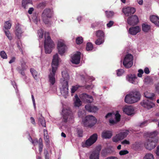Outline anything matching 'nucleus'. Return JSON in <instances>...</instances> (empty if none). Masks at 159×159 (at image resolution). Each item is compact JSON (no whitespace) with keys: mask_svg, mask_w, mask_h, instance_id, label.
<instances>
[{"mask_svg":"<svg viewBox=\"0 0 159 159\" xmlns=\"http://www.w3.org/2000/svg\"><path fill=\"white\" fill-rule=\"evenodd\" d=\"M45 40L44 41V48L45 53L49 54L55 47V44L51 39L48 33L44 34Z\"/></svg>","mask_w":159,"mask_h":159,"instance_id":"f257e3e1","label":"nucleus"},{"mask_svg":"<svg viewBox=\"0 0 159 159\" xmlns=\"http://www.w3.org/2000/svg\"><path fill=\"white\" fill-rule=\"evenodd\" d=\"M141 95L138 91H134L127 95L125 99V102L132 104L137 102L140 99Z\"/></svg>","mask_w":159,"mask_h":159,"instance_id":"f03ea898","label":"nucleus"},{"mask_svg":"<svg viewBox=\"0 0 159 159\" xmlns=\"http://www.w3.org/2000/svg\"><path fill=\"white\" fill-rule=\"evenodd\" d=\"M53 14L52 9L47 8L45 9L42 14V18L43 22L46 24H48L49 22V19L52 18Z\"/></svg>","mask_w":159,"mask_h":159,"instance_id":"7ed1b4c3","label":"nucleus"},{"mask_svg":"<svg viewBox=\"0 0 159 159\" xmlns=\"http://www.w3.org/2000/svg\"><path fill=\"white\" fill-rule=\"evenodd\" d=\"M106 118H109V123L111 125H113L120 121V115L118 111L116 114L109 113L105 116Z\"/></svg>","mask_w":159,"mask_h":159,"instance_id":"20e7f679","label":"nucleus"},{"mask_svg":"<svg viewBox=\"0 0 159 159\" xmlns=\"http://www.w3.org/2000/svg\"><path fill=\"white\" fill-rule=\"evenodd\" d=\"M57 49L59 53L62 56L67 50V47L66 45L65 41L62 39L58 40L57 43Z\"/></svg>","mask_w":159,"mask_h":159,"instance_id":"39448f33","label":"nucleus"},{"mask_svg":"<svg viewBox=\"0 0 159 159\" xmlns=\"http://www.w3.org/2000/svg\"><path fill=\"white\" fill-rule=\"evenodd\" d=\"M82 122L85 126L91 127L96 123L97 120L94 116L89 115L83 120Z\"/></svg>","mask_w":159,"mask_h":159,"instance_id":"423d86ee","label":"nucleus"},{"mask_svg":"<svg viewBox=\"0 0 159 159\" xmlns=\"http://www.w3.org/2000/svg\"><path fill=\"white\" fill-rule=\"evenodd\" d=\"M129 132L127 130H123L116 134L112 138L113 142L118 143L125 138L128 134Z\"/></svg>","mask_w":159,"mask_h":159,"instance_id":"0eeeda50","label":"nucleus"},{"mask_svg":"<svg viewBox=\"0 0 159 159\" xmlns=\"http://www.w3.org/2000/svg\"><path fill=\"white\" fill-rule=\"evenodd\" d=\"M60 93L62 96L66 98L68 96V83L62 81L59 86Z\"/></svg>","mask_w":159,"mask_h":159,"instance_id":"6e6552de","label":"nucleus"},{"mask_svg":"<svg viewBox=\"0 0 159 159\" xmlns=\"http://www.w3.org/2000/svg\"><path fill=\"white\" fill-rule=\"evenodd\" d=\"M98 137L97 134H94L85 142H82V146L83 147H88L90 146L96 142L98 139Z\"/></svg>","mask_w":159,"mask_h":159,"instance_id":"1a4fd4ad","label":"nucleus"},{"mask_svg":"<svg viewBox=\"0 0 159 159\" xmlns=\"http://www.w3.org/2000/svg\"><path fill=\"white\" fill-rule=\"evenodd\" d=\"M158 141L157 139L152 140L148 139L144 143V146L147 149L151 150L156 147Z\"/></svg>","mask_w":159,"mask_h":159,"instance_id":"9d476101","label":"nucleus"},{"mask_svg":"<svg viewBox=\"0 0 159 159\" xmlns=\"http://www.w3.org/2000/svg\"><path fill=\"white\" fill-rule=\"evenodd\" d=\"M133 58L130 54H128L125 56L123 64L125 68H128L132 66L133 64Z\"/></svg>","mask_w":159,"mask_h":159,"instance_id":"9b49d317","label":"nucleus"},{"mask_svg":"<svg viewBox=\"0 0 159 159\" xmlns=\"http://www.w3.org/2000/svg\"><path fill=\"white\" fill-rule=\"evenodd\" d=\"M80 99L85 103H91L93 101V97L86 93H83L79 95Z\"/></svg>","mask_w":159,"mask_h":159,"instance_id":"f8f14e48","label":"nucleus"},{"mask_svg":"<svg viewBox=\"0 0 159 159\" xmlns=\"http://www.w3.org/2000/svg\"><path fill=\"white\" fill-rule=\"evenodd\" d=\"M57 70L51 69L49 70V74L48 75V82L50 85L54 84L56 81L55 75Z\"/></svg>","mask_w":159,"mask_h":159,"instance_id":"ddd939ff","label":"nucleus"},{"mask_svg":"<svg viewBox=\"0 0 159 159\" xmlns=\"http://www.w3.org/2000/svg\"><path fill=\"white\" fill-rule=\"evenodd\" d=\"M61 61L58 54L56 53L53 56L52 63V69L57 70L59 65V63Z\"/></svg>","mask_w":159,"mask_h":159,"instance_id":"4468645a","label":"nucleus"},{"mask_svg":"<svg viewBox=\"0 0 159 159\" xmlns=\"http://www.w3.org/2000/svg\"><path fill=\"white\" fill-rule=\"evenodd\" d=\"M61 115L64 122H66L68 118L71 116V111L70 108L69 107H64L62 111Z\"/></svg>","mask_w":159,"mask_h":159,"instance_id":"2eb2a0df","label":"nucleus"},{"mask_svg":"<svg viewBox=\"0 0 159 159\" xmlns=\"http://www.w3.org/2000/svg\"><path fill=\"white\" fill-rule=\"evenodd\" d=\"M122 11L126 16H128L133 14L136 11L135 8L131 7H128L123 8Z\"/></svg>","mask_w":159,"mask_h":159,"instance_id":"dca6fc26","label":"nucleus"},{"mask_svg":"<svg viewBox=\"0 0 159 159\" xmlns=\"http://www.w3.org/2000/svg\"><path fill=\"white\" fill-rule=\"evenodd\" d=\"M81 53L79 52H76L71 57V62L73 64H79L80 61Z\"/></svg>","mask_w":159,"mask_h":159,"instance_id":"f3484780","label":"nucleus"},{"mask_svg":"<svg viewBox=\"0 0 159 159\" xmlns=\"http://www.w3.org/2000/svg\"><path fill=\"white\" fill-rule=\"evenodd\" d=\"M126 78V80L131 83L136 84L138 82L137 77L134 74L128 75Z\"/></svg>","mask_w":159,"mask_h":159,"instance_id":"a211bd4d","label":"nucleus"},{"mask_svg":"<svg viewBox=\"0 0 159 159\" xmlns=\"http://www.w3.org/2000/svg\"><path fill=\"white\" fill-rule=\"evenodd\" d=\"M141 105L144 107L148 109H151L155 106L154 103L148 100H143L141 102Z\"/></svg>","mask_w":159,"mask_h":159,"instance_id":"6ab92c4d","label":"nucleus"},{"mask_svg":"<svg viewBox=\"0 0 159 159\" xmlns=\"http://www.w3.org/2000/svg\"><path fill=\"white\" fill-rule=\"evenodd\" d=\"M139 21L138 18L136 16H132L128 18L127 23L130 25L137 24Z\"/></svg>","mask_w":159,"mask_h":159,"instance_id":"aec40b11","label":"nucleus"},{"mask_svg":"<svg viewBox=\"0 0 159 159\" xmlns=\"http://www.w3.org/2000/svg\"><path fill=\"white\" fill-rule=\"evenodd\" d=\"M23 31L22 30L21 25L18 24L16 25L15 28V33L16 37L18 39H20L22 36Z\"/></svg>","mask_w":159,"mask_h":159,"instance_id":"412c9836","label":"nucleus"},{"mask_svg":"<svg viewBox=\"0 0 159 159\" xmlns=\"http://www.w3.org/2000/svg\"><path fill=\"white\" fill-rule=\"evenodd\" d=\"M140 31V27L138 26H136L130 27L129 30L128 32L130 34L134 35L139 32Z\"/></svg>","mask_w":159,"mask_h":159,"instance_id":"4be33fe9","label":"nucleus"},{"mask_svg":"<svg viewBox=\"0 0 159 159\" xmlns=\"http://www.w3.org/2000/svg\"><path fill=\"white\" fill-rule=\"evenodd\" d=\"M158 134V132L157 131H155L151 132H147L145 133L144 136L147 138H148V139L154 140L155 139H157L155 137Z\"/></svg>","mask_w":159,"mask_h":159,"instance_id":"5701e85b","label":"nucleus"},{"mask_svg":"<svg viewBox=\"0 0 159 159\" xmlns=\"http://www.w3.org/2000/svg\"><path fill=\"white\" fill-rule=\"evenodd\" d=\"M123 112L128 115H131L134 113V109L131 106H125L123 109Z\"/></svg>","mask_w":159,"mask_h":159,"instance_id":"b1692460","label":"nucleus"},{"mask_svg":"<svg viewBox=\"0 0 159 159\" xmlns=\"http://www.w3.org/2000/svg\"><path fill=\"white\" fill-rule=\"evenodd\" d=\"M61 74L62 78L60 80V82H61L62 81H63L64 83L67 82L68 83L70 77L67 70H65L62 71Z\"/></svg>","mask_w":159,"mask_h":159,"instance_id":"393cba45","label":"nucleus"},{"mask_svg":"<svg viewBox=\"0 0 159 159\" xmlns=\"http://www.w3.org/2000/svg\"><path fill=\"white\" fill-rule=\"evenodd\" d=\"M85 108L87 111L90 112H95L97 111L98 108L96 106H91L90 104H87L85 106Z\"/></svg>","mask_w":159,"mask_h":159,"instance_id":"a878e982","label":"nucleus"},{"mask_svg":"<svg viewBox=\"0 0 159 159\" xmlns=\"http://www.w3.org/2000/svg\"><path fill=\"white\" fill-rule=\"evenodd\" d=\"M112 135V132L111 130H104L102 133V137L105 139H109Z\"/></svg>","mask_w":159,"mask_h":159,"instance_id":"bb28decb","label":"nucleus"},{"mask_svg":"<svg viewBox=\"0 0 159 159\" xmlns=\"http://www.w3.org/2000/svg\"><path fill=\"white\" fill-rule=\"evenodd\" d=\"M151 21L156 26L159 27V18L155 15L151 16L150 17Z\"/></svg>","mask_w":159,"mask_h":159,"instance_id":"cd10ccee","label":"nucleus"},{"mask_svg":"<svg viewBox=\"0 0 159 159\" xmlns=\"http://www.w3.org/2000/svg\"><path fill=\"white\" fill-rule=\"evenodd\" d=\"M80 99L78 97L77 94H76L74 98V104L75 107H79L82 104V102L80 101Z\"/></svg>","mask_w":159,"mask_h":159,"instance_id":"c85d7f7f","label":"nucleus"},{"mask_svg":"<svg viewBox=\"0 0 159 159\" xmlns=\"http://www.w3.org/2000/svg\"><path fill=\"white\" fill-rule=\"evenodd\" d=\"M99 151H93L91 154L90 159H99Z\"/></svg>","mask_w":159,"mask_h":159,"instance_id":"c756f323","label":"nucleus"},{"mask_svg":"<svg viewBox=\"0 0 159 159\" xmlns=\"http://www.w3.org/2000/svg\"><path fill=\"white\" fill-rule=\"evenodd\" d=\"M144 94L145 97L151 100H153V98L155 96V94L154 93L149 92L147 91L144 92Z\"/></svg>","mask_w":159,"mask_h":159,"instance_id":"7c9ffc66","label":"nucleus"},{"mask_svg":"<svg viewBox=\"0 0 159 159\" xmlns=\"http://www.w3.org/2000/svg\"><path fill=\"white\" fill-rule=\"evenodd\" d=\"M95 34L97 38H105V33L102 30H97L95 31Z\"/></svg>","mask_w":159,"mask_h":159,"instance_id":"2f4dec72","label":"nucleus"},{"mask_svg":"<svg viewBox=\"0 0 159 159\" xmlns=\"http://www.w3.org/2000/svg\"><path fill=\"white\" fill-rule=\"evenodd\" d=\"M81 87V86L80 85L78 84L72 86L70 88V92L71 93V95L72 96Z\"/></svg>","mask_w":159,"mask_h":159,"instance_id":"473e14b6","label":"nucleus"},{"mask_svg":"<svg viewBox=\"0 0 159 159\" xmlns=\"http://www.w3.org/2000/svg\"><path fill=\"white\" fill-rule=\"evenodd\" d=\"M30 71L34 79L37 80L39 77V74L33 68H31Z\"/></svg>","mask_w":159,"mask_h":159,"instance_id":"72a5a7b5","label":"nucleus"},{"mask_svg":"<svg viewBox=\"0 0 159 159\" xmlns=\"http://www.w3.org/2000/svg\"><path fill=\"white\" fill-rule=\"evenodd\" d=\"M32 1L31 0H23L22 2V6L25 8L29 4H32Z\"/></svg>","mask_w":159,"mask_h":159,"instance_id":"f704fd0d","label":"nucleus"},{"mask_svg":"<svg viewBox=\"0 0 159 159\" xmlns=\"http://www.w3.org/2000/svg\"><path fill=\"white\" fill-rule=\"evenodd\" d=\"M142 30L145 32H148L150 29V25L143 24L142 25Z\"/></svg>","mask_w":159,"mask_h":159,"instance_id":"c9c22d12","label":"nucleus"},{"mask_svg":"<svg viewBox=\"0 0 159 159\" xmlns=\"http://www.w3.org/2000/svg\"><path fill=\"white\" fill-rule=\"evenodd\" d=\"M11 21H8L5 22L4 26V30H6L10 29L11 27Z\"/></svg>","mask_w":159,"mask_h":159,"instance_id":"e433bc0d","label":"nucleus"},{"mask_svg":"<svg viewBox=\"0 0 159 159\" xmlns=\"http://www.w3.org/2000/svg\"><path fill=\"white\" fill-rule=\"evenodd\" d=\"M105 41V38H98L95 41V43L97 45H100L103 43Z\"/></svg>","mask_w":159,"mask_h":159,"instance_id":"4c0bfd02","label":"nucleus"},{"mask_svg":"<svg viewBox=\"0 0 159 159\" xmlns=\"http://www.w3.org/2000/svg\"><path fill=\"white\" fill-rule=\"evenodd\" d=\"M38 36L39 38V40L40 41V40L43 38V30L41 29L38 30Z\"/></svg>","mask_w":159,"mask_h":159,"instance_id":"58836bf2","label":"nucleus"},{"mask_svg":"<svg viewBox=\"0 0 159 159\" xmlns=\"http://www.w3.org/2000/svg\"><path fill=\"white\" fill-rule=\"evenodd\" d=\"M22 68L21 69H20L19 68H17V70L19 71V72L20 73L21 75H25V74L24 72H23V70H25L26 69V67L25 66V64H22L21 65Z\"/></svg>","mask_w":159,"mask_h":159,"instance_id":"ea45409f","label":"nucleus"},{"mask_svg":"<svg viewBox=\"0 0 159 159\" xmlns=\"http://www.w3.org/2000/svg\"><path fill=\"white\" fill-rule=\"evenodd\" d=\"M105 13L106 16L108 18L111 17L114 15V13L111 11H106Z\"/></svg>","mask_w":159,"mask_h":159,"instance_id":"a19ab883","label":"nucleus"},{"mask_svg":"<svg viewBox=\"0 0 159 159\" xmlns=\"http://www.w3.org/2000/svg\"><path fill=\"white\" fill-rule=\"evenodd\" d=\"M143 159H154V156L151 153H147L144 157Z\"/></svg>","mask_w":159,"mask_h":159,"instance_id":"79ce46f5","label":"nucleus"},{"mask_svg":"<svg viewBox=\"0 0 159 159\" xmlns=\"http://www.w3.org/2000/svg\"><path fill=\"white\" fill-rule=\"evenodd\" d=\"M93 48V46L92 43H88L87 44L86 49L88 51H91Z\"/></svg>","mask_w":159,"mask_h":159,"instance_id":"37998d69","label":"nucleus"},{"mask_svg":"<svg viewBox=\"0 0 159 159\" xmlns=\"http://www.w3.org/2000/svg\"><path fill=\"white\" fill-rule=\"evenodd\" d=\"M0 55L3 59H6L7 58V55L4 51H1L0 52Z\"/></svg>","mask_w":159,"mask_h":159,"instance_id":"c03bdc74","label":"nucleus"},{"mask_svg":"<svg viewBox=\"0 0 159 159\" xmlns=\"http://www.w3.org/2000/svg\"><path fill=\"white\" fill-rule=\"evenodd\" d=\"M83 39L81 37H78L76 39V42L77 44H80L82 43Z\"/></svg>","mask_w":159,"mask_h":159,"instance_id":"a18cd8bd","label":"nucleus"},{"mask_svg":"<svg viewBox=\"0 0 159 159\" xmlns=\"http://www.w3.org/2000/svg\"><path fill=\"white\" fill-rule=\"evenodd\" d=\"M124 72V70L123 69H118L116 70V74L118 76L122 75Z\"/></svg>","mask_w":159,"mask_h":159,"instance_id":"49530a36","label":"nucleus"},{"mask_svg":"<svg viewBox=\"0 0 159 159\" xmlns=\"http://www.w3.org/2000/svg\"><path fill=\"white\" fill-rule=\"evenodd\" d=\"M39 121L41 125L43 126L44 127H46L45 121L44 118H42L39 119Z\"/></svg>","mask_w":159,"mask_h":159,"instance_id":"de8ad7c7","label":"nucleus"},{"mask_svg":"<svg viewBox=\"0 0 159 159\" xmlns=\"http://www.w3.org/2000/svg\"><path fill=\"white\" fill-rule=\"evenodd\" d=\"M140 144L139 142H135L132 145V147L135 149H137L140 147Z\"/></svg>","mask_w":159,"mask_h":159,"instance_id":"09e8293b","label":"nucleus"},{"mask_svg":"<svg viewBox=\"0 0 159 159\" xmlns=\"http://www.w3.org/2000/svg\"><path fill=\"white\" fill-rule=\"evenodd\" d=\"M5 33L6 35L7 36L8 38L10 40H11L12 39V37L11 35V34L8 31L4 30Z\"/></svg>","mask_w":159,"mask_h":159,"instance_id":"8fccbe9b","label":"nucleus"},{"mask_svg":"<svg viewBox=\"0 0 159 159\" xmlns=\"http://www.w3.org/2000/svg\"><path fill=\"white\" fill-rule=\"evenodd\" d=\"M77 132L78 136L80 137H82L83 136V131L81 129H77Z\"/></svg>","mask_w":159,"mask_h":159,"instance_id":"3c124183","label":"nucleus"},{"mask_svg":"<svg viewBox=\"0 0 159 159\" xmlns=\"http://www.w3.org/2000/svg\"><path fill=\"white\" fill-rule=\"evenodd\" d=\"M138 73L137 74V76L139 77H141L142 76V74L143 73L144 71L142 69H139L138 71Z\"/></svg>","mask_w":159,"mask_h":159,"instance_id":"603ef678","label":"nucleus"},{"mask_svg":"<svg viewBox=\"0 0 159 159\" xmlns=\"http://www.w3.org/2000/svg\"><path fill=\"white\" fill-rule=\"evenodd\" d=\"M129 152L126 150H121L119 152V154L120 155H123L128 154Z\"/></svg>","mask_w":159,"mask_h":159,"instance_id":"864d4df0","label":"nucleus"},{"mask_svg":"<svg viewBox=\"0 0 159 159\" xmlns=\"http://www.w3.org/2000/svg\"><path fill=\"white\" fill-rule=\"evenodd\" d=\"M30 140L31 142L34 145H37L38 143V140L37 139L33 140L32 138L30 137Z\"/></svg>","mask_w":159,"mask_h":159,"instance_id":"5fc2aeb1","label":"nucleus"},{"mask_svg":"<svg viewBox=\"0 0 159 159\" xmlns=\"http://www.w3.org/2000/svg\"><path fill=\"white\" fill-rule=\"evenodd\" d=\"M44 154L45 159H49L50 156L48 153V151L47 150L44 151Z\"/></svg>","mask_w":159,"mask_h":159,"instance_id":"6e6d98bb","label":"nucleus"},{"mask_svg":"<svg viewBox=\"0 0 159 159\" xmlns=\"http://www.w3.org/2000/svg\"><path fill=\"white\" fill-rule=\"evenodd\" d=\"M44 139L45 142L46 143V144H47L49 143V140L48 135H44Z\"/></svg>","mask_w":159,"mask_h":159,"instance_id":"4d7b16f0","label":"nucleus"},{"mask_svg":"<svg viewBox=\"0 0 159 159\" xmlns=\"http://www.w3.org/2000/svg\"><path fill=\"white\" fill-rule=\"evenodd\" d=\"M121 144L123 145H129L130 142L129 140L125 139L121 142Z\"/></svg>","mask_w":159,"mask_h":159,"instance_id":"13d9d810","label":"nucleus"},{"mask_svg":"<svg viewBox=\"0 0 159 159\" xmlns=\"http://www.w3.org/2000/svg\"><path fill=\"white\" fill-rule=\"evenodd\" d=\"M114 22L111 20L107 24V26L108 28H110L113 25Z\"/></svg>","mask_w":159,"mask_h":159,"instance_id":"bf43d9fd","label":"nucleus"},{"mask_svg":"<svg viewBox=\"0 0 159 159\" xmlns=\"http://www.w3.org/2000/svg\"><path fill=\"white\" fill-rule=\"evenodd\" d=\"M39 148H43L42 140L41 138H39Z\"/></svg>","mask_w":159,"mask_h":159,"instance_id":"052dcab7","label":"nucleus"},{"mask_svg":"<svg viewBox=\"0 0 159 159\" xmlns=\"http://www.w3.org/2000/svg\"><path fill=\"white\" fill-rule=\"evenodd\" d=\"M101 23L99 22H96L94 23H93L92 24L91 26L92 28H94L95 27L98 26L99 24Z\"/></svg>","mask_w":159,"mask_h":159,"instance_id":"680f3d73","label":"nucleus"},{"mask_svg":"<svg viewBox=\"0 0 159 159\" xmlns=\"http://www.w3.org/2000/svg\"><path fill=\"white\" fill-rule=\"evenodd\" d=\"M32 19L34 22L36 24H37L38 22L39 21V20H38L36 16H34Z\"/></svg>","mask_w":159,"mask_h":159,"instance_id":"e2e57ef3","label":"nucleus"},{"mask_svg":"<svg viewBox=\"0 0 159 159\" xmlns=\"http://www.w3.org/2000/svg\"><path fill=\"white\" fill-rule=\"evenodd\" d=\"M144 72L146 74H148L150 73V70L148 67H145L144 70Z\"/></svg>","mask_w":159,"mask_h":159,"instance_id":"0e129e2a","label":"nucleus"},{"mask_svg":"<svg viewBox=\"0 0 159 159\" xmlns=\"http://www.w3.org/2000/svg\"><path fill=\"white\" fill-rule=\"evenodd\" d=\"M155 153L159 157V145L157 147Z\"/></svg>","mask_w":159,"mask_h":159,"instance_id":"69168bd1","label":"nucleus"},{"mask_svg":"<svg viewBox=\"0 0 159 159\" xmlns=\"http://www.w3.org/2000/svg\"><path fill=\"white\" fill-rule=\"evenodd\" d=\"M148 123V121H145L143 122H142L140 124V126L142 127H143V126H146L147 125Z\"/></svg>","mask_w":159,"mask_h":159,"instance_id":"338daca9","label":"nucleus"},{"mask_svg":"<svg viewBox=\"0 0 159 159\" xmlns=\"http://www.w3.org/2000/svg\"><path fill=\"white\" fill-rule=\"evenodd\" d=\"M15 60H16V58L15 57H12L11 60L9 61V63L10 64H11L12 63H13L14 62H15Z\"/></svg>","mask_w":159,"mask_h":159,"instance_id":"774afa93","label":"nucleus"}]
</instances>
